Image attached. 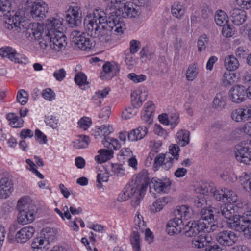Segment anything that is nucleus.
Masks as SVG:
<instances>
[{"mask_svg": "<svg viewBox=\"0 0 251 251\" xmlns=\"http://www.w3.org/2000/svg\"><path fill=\"white\" fill-rule=\"evenodd\" d=\"M243 108L234 110L231 113L232 119L237 122L247 121Z\"/></svg>", "mask_w": 251, "mask_h": 251, "instance_id": "40", "label": "nucleus"}, {"mask_svg": "<svg viewBox=\"0 0 251 251\" xmlns=\"http://www.w3.org/2000/svg\"><path fill=\"white\" fill-rule=\"evenodd\" d=\"M110 91V89L108 87L105 88L101 91H98L92 97V99L97 100L100 98H104L109 94Z\"/></svg>", "mask_w": 251, "mask_h": 251, "instance_id": "54", "label": "nucleus"}, {"mask_svg": "<svg viewBox=\"0 0 251 251\" xmlns=\"http://www.w3.org/2000/svg\"><path fill=\"white\" fill-rule=\"evenodd\" d=\"M148 127L147 126H139L132 130L128 134V140L135 141L143 139L147 134Z\"/></svg>", "mask_w": 251, "mask_h": 251, "instance_id": "26", "label": "nucleus"}, {"mask_svg": "<svg viewBox=\"0 0 251 251\" xmlns=\"http://www.w3.org/2000/svg\"><path fill=\"white\" fill-rule=\"evenodd\" d=\"M105 2H107V7L105 9V12H103L100 11L103 15L107 16H112L113 18V15L118 9V8L120 5L123 1L122 0H104Z\"/></svg>", "mask_w": 251, "mask_h": 251, "instance_id": "29", "label": "nucleus"}, {"mask_svg": "<svg viewBox=\"0 0 251 251\" xmlns=\"http://www.w3.org/2000/svg\"><path fill=\"white\" fill-rule=\"evenodd\" d=\"M67 45L66 37L63 32H57L50 36V47L54 50L59 51L64 50Z\"/></svg>", "mask_w": 251, "mask_h": 251, "instance_id": "15", "label": "nucleus"}, {"mask_svg": "<svg viewBox=\"0 0 251 251\" xmlns=\"http://www.w3.org/2000/svg\"><path fill=\"white\" fill-rule=\"evenodd\" d=\"M54 235L53 229L48 227L43 228L41 233V236L48 240L49 243L53 240Z\"/></svg>", "mask_w": 251, "mask_h": 251, "instance_id": "46", "label": "nucleus"}, {"mask_svg": "<svg viewBox=\"0 0 251 251\" xmlns=\"http://www.w3.org/2000/svg\"><path fill=\"white\" fill-rule=\"evenodd\" d=\"M235 150V157L237 160L245 164H251V148L237 145Z\"/></svg>", "mask_w": 251, "mask_h": 251, "instance_id": "16", "label": "nucleus"}, {"mask_svg": "<svg viewBox=\"0 0 251 251\" xmlns=\"http://www.w3.org/2000/svg\"><path fill=\"white\" fill-rule=\"evenodd\" d=\"M180 151L179 147L177 144L171 145L169 147V152L172 156L167 157L164 154H159L155 158L153 167L162 166L164 169L168 170L172 166L174 161L178 159Z\"/></svg>", "mask_w": 251, "mask_h": 251, "instance_id": "7", "label": "nucleus"}, {"mask_svg": "<svg viewBox=\"0 0 251 251\" xmlns=\"http://www.w3.org/2000/svg\"><path fill=\"white\" fill-rule=\"evenodd\" d=\"M194 204L196 208L201 209V212L202 210L205 209V208L207 206V201L204 196L201 195L194 199Z\"/></svg>", "mask_w": 251, "mask_h": 251, "instance_id": "44", "label": "nucleus"}, {"mask_svg": "<svg viewBox=\"0 0 251 251\" xmlns=\"http://www.w3.org/2000/svg\"><path fill=\"white\" fill-rule=\"evenodd\" d=\"M88 34L78 30H73L70 34L72 41L82 50L88 51L94 46L93 40Z\"/></svg>", "mask_w": 251, "mask_h": 251, "instance_id": "9", "label": "nucleus"}, {"mask_svg": "<svg viewBox=\"0 0 251 251\" xmlns=\"http://www.w3.org/2000/svg\"><path fill=\"white\" fill-rule=\"evenodd\" d=\"M145 193L144 190H141L140 187L131 181L126 186L122 193L119 195L118 200L123 201L130 198H133L131 205L136 207L139 205L141 200L144 196Z\"/></svg>", "mask_w": 251, "mask_h": 251, "instance_id": "6", "label": "nucleus"}, {"mask_svg": "<svg viewBox=\"0 0 251 251\" xmlns=\"http://www.w3.org/2000/svg\"><path fill=\"white\" fill-rule=\"evenodd\" d=\"M240 205L239 203H225L220 207L222 215L226 219L227 226L233 230L240 229L242 227L240 223H243L247 221L246 213L241 216L236 214L238 212Z\"/></svg>", "mask_w": 251, "mask_h": 251, "instance_id": "5", "label": "nucleus"}, {"mask_svg": "<svg viewBox=\"0 0 251 251\" xmlns=\"http://www.w3.org/2000/svg\"><path fill=\"white\" fill-rule=\"evenodd\" d=\"M224 65L225 68L229 71L236 70L239 66L237 59L233 55H228L225 58Z\"/></svg>", "mask_w": 251, "mask_h": 251, "instance_id": "34", "label": "nucleus"}, {"mask_svg": "<svg viewBox=\"0 0 251 251\" xmlns=\"http://www.w3.org/2000/svg\"><path fill=\"white\" fill-rule=\"evenodd\" d=\"M208 43V38L206 35H201L198 41V50L200 51L204 50Z\"/></svg>", "mask_w": 251, "mask_h": 251, "instance_id": "55", "label": "nucleus"}, {"mask_svg": "<svg viewBox=\"0 0 251 251\" xmlns=\"http://www.w3.org/2000/svg\"><path fill=\"white\" fill-rule=\"evenodd\" d=\"M62 20L58 18H50L48 19L46 24L45 29L48 34L51 35L53 33L57 32H62Z\"/></svg>", "mask_w": 251, "mask_h": 251, "instance_id": "22", "label": "nucleus"}, {"mask_svg": "<svg viewBox=\"0 0 251 251\" xmlns=\"http://www.w3.org/2000/svg\"><path fill=\"white\" fill-rule=\"evenodd\" d=\"M227 14L222 10H219L216 12L215 15V21L216 24L220 26H222L226 24L228 20Z\"/></svg>", "mask_w": 251, "mask_h": 251, "instance_id": "38", "label": "nucleus"}, {"mask_svg": "<svg viewBox=\"0 0 251 251\" xmlns=\"http://www.w3.org/2000/svg\"><path fill=\"white\" fill-rule=\"evenodd\" d=\"M175 217L171 219L167 225V231L169 234L173 235L183 232L188 237H196L199 233L203 232L205 224H203L202 217L198 221H190L185 225L184 220L191 216L190 209L186 205H181L174 211Z\"/></svg>", "mask_w": 251, "mask_h": 251, "instance_id": "1", "label": "nucleus"}, {"mask_svg": "<svg viewBox=\"0 0 251 251\" xmlns=\"http://www.w3.org/2000/svg\"><path fill=\"white\" fill-rule=\"evenodd\" d=\"M216 241L222 246H231L238 240L237 235L232 231L223 230L217 233Z\"/></svg>", "mask_w": 251, "mask_h": 251, "instance_id": "13", "label": "nucleus"}, {"mask_svg": "<svg viewBox=\"0 0 251 251\" xmlns=\"http://www.w3.org/2000/svg\"><path fill=\"white\" fill-rule=\"evenodd\" d=\"M149 174L147 170H143L139 172L132 181L135 183L141 190L146 191L147 187L151 181L149 177Z\"/></svg>", "mask_w": 251, "mask_h": 251, "instance_id": "24", "label": "nucleus"}, {"mask_svg": "<svg viewBox=\"0 0 251 251\" xmlns=\"http://www.w3.org/2000/svg\"><path fill=\"white\" fill-rule=\"evenodd\" d=\"M241 181V184L244 189L251 194V176L245 174Z\"/></svg>", "mask_w": 251, "mask_h": 251, "instance_id": "49", "label": "nucleus"}, {"mask_svg": "<svg viewBox=\"0 0 251 251\" xmlns=\"http://www.w3.org/2000/svg\"><path fill=\"white\" fill-rule=\"evenodd\" d=\"M131 103L132 105L134 108H138L142 105L143 101L146 100L147 97V94L144 92H140V91H136L133 92L131 95Z\"/></svg>", "mask_w": 251, "mask_h": 251, "instance_id": "28", "label": "nucleus"}, {"mask_svg": "<svg viewBox=\"0 0 251 251\" xmlns=\"http://www.w3.org/2000/svg\"><path fill=\"white\" fill-rule=\"evenodd\" d=\"M199 238L200 237H199ZM192 244L193 247L201 249L205 246H207V242L205 240H202L201 239H193L192 241Z\"/></svg>", "mask_w": 251, "mask_h": 251, "instance_id": "60", "label": "nucleus"}, {"mask_svg": "<svg viewBox=\"0 0 251 251\" xmlns=\"http://www.w3.org/2000/svg\"><path fill=\"white\" fill-rule=\"evenodd\" d=\"M167 69V64L164 57L159 58L158 61V71L163 73Z\"/></svg>", "mask_w": 251, "mask_h": 251, "instance_id": "63", "label": "nucleus"}, {"mask_svg": "<svg viewBox=\"0 0 251 251\" xmlns=\"http://www.w3.org/2000/svg\"><path fill=\"white\" fill-rule=\"evenodd\" d=\"M189 134L188 131L181 130L176 134V142L181 146H184L189 143Z\"/></svg>", "mask_w": 251, "mask_h": 251, "instance_id": "35", "label": "nucleus"}, {"mask_svg": "<svg viewBox=\"0 0 251 251\" xmlns=\"http://www.w3.org/2000/svg\"><path fill=\"white\" fill-rule=\"evenodd\" d=\"M216 212V209H203L201 211L200 215L202 217L203 224L206 225L203 228V232H213L218 228L217 224L215 223V213Z\"/></svg>", "mask_w": 251, "mask_h": 251, "instance_id": "10", "label": "nucleus"}, {"mask_svg": "<svg viewBox=\"0 0 251 251\" xmlns=\"http://www.w3.org/2000/svg\"><path fill=\"white\" fill-rule=\"evenodd\" d=\"M140 8L134 7L132 2H125L123 0L118 9L113 15L114 20L115 21L116 26L114 32L118 33H122L125 29V24L123 18H135L140 14Z\"/></svg>", "mask_w": 251, "mask_h": 251, "instance_id": "4", "label": "nucleus"}, {"mask_svg": "<svg viewBox=\"0 0 251 251\" xmlns=\"http://www.w3.org/2000/svg\"><path fill=\"white\" fill-rule=\"evenodd\" d=\"M43 97L46 100L51 101L55 98V93L50 88L45 89L42 93Z\"/></svg>", "mask_w": 251, "mask_h": 251, "instance_id": "59", "label": "nucleus"}, {"mask_svg": "<svg viewBox=\"0 0 251 251\" xmlns=\"http://www.w3.org/2000/svg\"><path fill=\"white\" fill-rule=\"evenodd\" d=\"M197 68L195 64L189 66L186 74V76L188 80L192 81L197 75Z\"/></svg>", "mask_w": 251, "mask_h": 251, "instance_id": "48", "label": "nucleus"}, {"mask_svg": "<svg viewBox=\"0 0 251 251\" xmlns=\"http://www.w3.org/2000/svg\"><path fill=\"white\" fill-rule=\"evenodd\" d=\"M48 10V7L45 2H35L31 7L30 14L33 18H43Z\"/></svg>", "mask_w": 251, "mask_h": 251, "instance_id": "21", "label": "nucleus"}, {"mask_svg": "<svg viewBox=\"0 0 251 251\" xmlns=\"http://www.w3.org/2000/svg\"><path fill=\"white\" fill-rule=\"evenodd\" d=\"M130 242L135 251H140V235L137 231H133L131 235Z\"/></svg>", "mask_w": 251, "mask_h": 251, "instance_id": "45", "label": "nucleus"}, {"mask_svg": "<svg viewBox=\"0 0 251 251\" xmlns=\"http://www.w3.org/2000/svg\"><path fill=\"white\" fill-rule=\"evenodd\" d=\"M223 26L222 32L224 36L231 37L234 34V31L229 25L226 24Z\"/></svg>", "mask_w": 251, "mask_h": 251, "instance_id": "56", "label": "nucleus"}, {"mask_svg": "<svg viewBox=\"0 0 251 251\" xmlns=\"http://www.w3.org/2000/svg\"><path fill=\"white\" fill-rule=\"evenodd\" d=\"M66 20L68 24L73 26H78L81 23V19L74 18V17L70 15H66Z\"/></svg>", "mask_w": 251, "mask_h": 251, "instance_id": "64", "label": "nucleus"}, {"mask_svg": "<svg viewBox=\"0 0 251 251\" xmlns=\"http://www.w3.org/2000/svg\"><path fill=\"white\" fill-rule=\"evenodd\" d=\"M11 4L8 0H0V17H5L6 27L9 29L14 28L15 31L21 32L26 29L27 37L29 39H37L41 35L42 27L37 23H30L22 17L17 12L12 17L10 16Z\"/></svg>", "mask_w": 251, "mask_h": 251, "instance_id": "3", "label": "nucleus"}, {"mask_svg": "<svg viewBox=\"0 0 251 251\" xmlns=\"http://www.w3.org/2000/svg\"><path fill=\"white\" fill-rule=\"evenodd\" d=\"M226 100L227 97L224 93H217L213 100V106L219 110L223 109L226 104Z\"/></svg>", "mask_w": 251, "mask_h": 251, "instance_id": "33", "label": "nucleus"}, {"mask_svg": "<svg viewBox=\"0 0 251 251\" xmlns=\"http://www.w3.org/2000/svg\"><path fill=\"white\" fill-rule=\"evenodd\" d=\"M66 76V71L63 68L56 70L53 73V76L58 81H61Z\"/></svg>", "mask_w": 251, "mask_h": 251, "instance_id": "62", "label": "nucleus"}, {"mask_svg": "<svg viewBox=\"0 0 251 251\" xmlns=\"http://www.w3.org/2000/svg\"><path fill=\"white\" fill-rule=\"evenodd\" d=\"M34 232V228L31 226L22 228L17 233L16 240L19 243H25L33 236Z\"/></svg>", "mask_w": 251, "mask_h": 251, "instance_id": "23", "label": "nucleus"}, {"mask_svg": "<svg viewBox=\"0 0 251 251\" xmlns=\"http://www.w3.org/2000/svg\"><path fill=\"white\" fill-rule=\"evenodd\" d=\"M171 12L174 16L180 19L184 14V9L179 3H175L172 6Z\"/></svg>", "mask_w": 251, "mask_h": 251, "instance_id": "43", "label": "nucleus"}, {"mask_svg": "<svg viewBox=\"0 0 251 251\" xmlns=\"http://www.w3.org/2000/svg\"><path fill=\"white\" fill-rule=\"evenodd\" d=\"M90 140L86 135H80L78 138L73 142V147L76 149L85 148L88 147Z\"/></svg>", "mask_w": 251, "mask_h": 251, "instance_id": "36", "label": "nucleus"}, {"mask_svg": "<svg viewBox=\"0 0 251 251\" xmlns=\"http://www.w3.org/2000/svg\"><path fill=\"white\" fill-rule=\"evenodd\" d=\"M229 19L235 25H242L247 19L246 12L239 8H233L229 12Z\"/></svg>", "mask_w": 251, "mask_h": 251, "instance_id": "19", "label": "nucleus"}, {"mask_svg": "<svg viewBox=\"0 0 251 251\" xmlns=\"http://www.w3.org/2000/svg\"><path fill=\"white\" fill-rule=\"evenodd\" d=\"M0 55L2 57H7L11 61L16 63L22 64L25 60V57L18 53L15 50L9 47L0 49Z\"/></svg>", "mask_w": 251, "mask_h": 251, "instance_id": "17", "label": "nucleus"}, {"mask_svg": "<svg viewBox=\"0 0 251 251\" xmlns=\"http://www.w3.org/2000/svg\"><path fill=\"white\" fill-rule=\"evenodd\" d=\"M127 77L135 83H140L145 81L146 76L144 75H136L135 73H130L127 75Z\"/></svg>", "mask_w": 251, "mask_h": 251, "instance_id": "52", "label": "nucleus"}, {"mask_svg": "<svg viewBox=\"0 0 251 251\" xmlns=\"http://www.w3.org/2000/svg\"><path fill=\"white\" fill-rule=\"evenodd\" d=\"M35 138L40 144H46L47 142L46 136L38 129L35 130Z\"/></svg>", "mask_w": 251, "mask_h": 251, "instance_id": "58", "label": "nucleus"}, {"mask_svg": "<svg viewBox=\"0 0 251 251\" xmlns=\"http://www.w3.org/2000/svg\"><path fill=\"white\" fill-rule=\"evenodd\" d=\"M206 192L208 195H212L217 201H225V188L217 189L212 183L206 186Z\"/></svg>", "mask_w": 251, "mask_h": 251, "instance_id": "25", "label": "nucleus"}, {"mask_svg": "<svg viewBox=\"0 0 251 251\" xmlns=\"http://www.w3.org/2000/svg\"><path fill=\"white\" fill-rule=\"evenodd\" d=\"M171 182L169 179H161L157 177L152 178L150 183V192L153 194L167 193L170 188Z\"/></svg>", "mask_w": 251, "mask_h": 251, "instance_id": "12", "label": "nucleus"}, {"mask_svg": "<svg viewBox=\"0 0 251 251\" xmlns=\"http://www.w3.org/2000/svg\"><path fill=\"white\" fill-rule=\"evenodd\" d=\"M36 23L38 24L42 27V30L40 31L41 35L39 36V37L37 39H33L32 40H31L29 39V37H27V34H26V36L27 38L31 41L37 40L42 39V40L40 41L39 42V45L41 48L45 49L47 48V47L49 46V45L50 46V39L51 35L47 33L46 31H45L44 33L43 28L42 26L41 25H40L38 23ZM26 29H24V31L23 30L21 32H25V34H26Z\"/></svg>", "mask_w": 251, "mask_h": 251, "instance_id": "30", "label": "nucleus"}, {"mask_svg": "<svg viewBox=\"0 0 251 251\" xmlns=\"http://www.w3.org/2000/svg\"><path fill=\"white\" fill-rule=\"evenodd\" d=\"M168 202V198L163 197L157 200L151 207V211L153 213L159 212Z\"/></svg>", "mask_w": 251, "mask_h": 251, "instance_id": "37", "label": "nucleus"}, {"mask_svg": "<svg viewBox=\"0 0 251 251\" xmlns=\"http://www.w3.org/2000/svg\"><path fill=\"white\" fill-rule=\"evenodd\" d=\"M247 221H245L243 223H240L242 227L240 229L235 230L238 232H244L245 234L249 236L250 239H251V211H248L246 212V216Z\"/></svg>", "mask_w": 251, "mask_h": 251, "instance_id": "31", "label": "nucleus"}, {"mask_svg": "<svg viewBox=\"0 0 251 251\" xmlns=\"http://www.w3.org/2000/svg\"><path fill=\"white\" fill-rule=\"evenodd\" d=\"M28 94L25 90H20L17 94V101L21 105H25L28 100Z\"/></svg>", "mask_w": 251, "mask_h": 251, "instance_id": "50", "label": "nucleus"}, {"mask_svg": "<svg viewBox=\"0 0 251 251\" xmlns=\"http://www.w3.org/2000/svg\"><path fill=\"white\" fill-rule=\"evenodd\" d=\"M236 79V75L234 73L227 71L223 75V84L226 86H230L235 82Z\"/></svg>", "mask_w": 251, "mask_h": 251, "instance_id": "42", "label": "nucleus"}, {"mask_svg": "<svg viewBox=\"0 0 251 251\" xmlns=\"http://www.w3.org/2000/svg\"><path fill=\"white\" fill-rule=\"evenodd\" d=\"M17 209L19 211L17 220L22 225L31 223L34 219V212L33 206L27 203L23 198H21L17 202Z\"/></svg>", "mask_w": 251, "mask_h": 251, "instance_id": "8", "label": "nucleus"}, {"mask_svg": "<svg viewBox=\"0 0 251 251\" xmlns=\"http://www.w3.org/2000/svg\"><path fill=\"white\" fill-rule=\"evenodd\" d=\"M246 93V88L244 86L236 85L230 90L229 96L232 102L240 103L245 100Z\"/></svg>", "mask_w": 251, "mask_h": 251, "instance_id": "18", "label": "nucleus"}, {"mask_svg": "<svg viewBox=\"0 0 251 251\" xmlns=\"http://www.w3.org/2000/svg\"><path fill=\"white\" fill-rule=\"evenodd\" d=\"M136 114V111L134 108L128 107L123 111L122 116L125 119H128L132 118Z\"/></svg>", "mask_w": 251, "mask_h": 251, "instance_id": "57", "label": "nucleus"}, {"mask_svg": "<svg viewBox=\"0 0 251 251\" xmlns=\"http://www.w3.org/2000/svg\"><path fill=\"white\" fill-rule=\"evenodd\" d=\"M225 201H227V203H239V205L241 204L238 201L237 195L231 190L225 188Z\"/></svg>", "mask_w": 251, "mask_h": 251, "instance_id": "39", "label": "nucleus"}, {"mask_svg": "<svg viewBox=\"0 0 251 251\" xmlns=\"http://www.w3.org/2000/svg\"><path fill=\"white\" fill-rule=\"evenodd\" d=\"M91 119L87 117L81 118L78 122V125L79 127L84 130L87 129L91 125Z\"/></svg>", "mask_w": 251, "mask_h": 251, "instance_id": "51", "label": "nucleus"}, {"mask_svg": "<svg viewBox=\"0 0 251 251\" xmlns=\"http://www.w3.org/2000/svg\"><path fill=\"white\" fill-rule=\"evenodd\" d=\"M112 16L103 15L98 10L90 14L84 20V26L88 35L98 38L102 43L111 40L110 31L115 29V21Z\"/></svg>", "mask_w": 251, "mask_h": 251, "instance_id": "2", "label": "nucleus"}, {"mask_svg": "<svg viewBox=\"0 0 251 251\" xmlns=\"http://www.w3.org/2000/svg\"><path fill=\"white\" fill-rule=\"evenodd\" d=\"M49 243L48 240L41 236L35 238L31 245L34 250L37 249L36 251H45L49 248L48 246Z\"/></svg>", "mask_w": 251, "mask_h": 251, "instance_id": "32", "label": "nucleus"}, {"mask_svg": "<svg viewBox=\"0 0 251 251\" xmlns=\"http://www.w3.org/2000/svg\"><path fill=\"white\" fill-rule=\"evenodd\" d=\"M120 71V66L115 62H106L102 66L100 77L102 80H109L117 75Z\"/></svg>", "mask_w": 251, "mask_h": 251, "instance_id": "14", "label": "nucleus"}, {"mask_svg": "<svg viewBox=\"0 0 251 251\" xmlns=\"http://www.w3.org/2000/svg\"><path fill=\"white\" fill-rule=\"evenodd\" d=\"M98 129L104 136L102 142L105 148H113L114 150H118L120 148L121 145L119 141L116 139L108 136L113 131V129L112 126H106L104 125H102L99 126Z\"/></svg>", "mask_w": 251, "mask_h": 251, "instance_id": "11", "label": "nucleus"}, {"mask_svg": "<svg viewBox=\"0 0 251 251\" xmlns=\"http://www.w3.org/2000/svg\"><path fill=\"white\" fill-rule=\"evenodd\" d=\"M111 171L117 176H121L125 173V170L123 168V165L119 164H112Z\"/></svg>", "mask_w": 251, "mask_h": 251, "instance_id": "53", "label": "nucleus"}, {"mask_svg": "<svg viewBox=\"0 0 251 251\" xmlns=\"http://www.w3.org/2000/svg\"><path fill=\"white\" fill-rule=\"evenodd\" d=\"M75 83L80 87L83 85L88 84V82L87 81V77L86 75L81 72L77 74L75 77Z\"/></svg>", "mask_w": 251, "mask_h": 251, "instance_id": "47", "label": "nucleus"}, {"mask_svg": "<svg viewBox=\"0 0 251 251\" xmlns=\"http://www.w3.org/2000/svg\"><path fill=\"white\" fill-rule=\"evenodd\" d=\"M13 191L12 180L8 177H3L0 180V198L7 199Z\"/></svg>", "mask_w": 251, "mask_h": 251, "instance_id": "20", "label": "nucleus"}, {"mask_svg": "<svg viewBox=\"0 0 251 251\" xmlns=\"http://www.w3.org/2000/svg\"><path fill=\"white\" fill-rule=\"evenodd\" d=\"M108 149H100L98 151L99 155L95 156V160L98 163H104L113 157V148H109Z\"/></svg>", "mask_w": 251, "mask_h": 251, "instance_id": "27", "label": "nucleus"}, {"mask_svg": "<svg viewBox=\"0 0 251 251\" xmlns=\"http://www.w3.org/2000/svg\"><path fill=\"white\" fill-rule=\"evenodd\" d=\"M6 119L9 121L13 127L19 128L22 126L23 120L15 115L14 113H8L6 115Z\"/></svg>", "mask_w": 251, "mask_h": 251, "instance_id": "41", "label": "nucleus"}, {"mask_svg": "<svg viewBox=\"0 0 251 251\" xmlns=\"http://www.w3.org/2000/svg\"><path fill=\"white\" fill-rule=\"evenodd\" d=\"M79 9L77 6L70 7L68 10V13L66 15H70L74 17V19H80L79 16Z\"/></svg>", "mask_w": 251, "mask_h": 251, "instance_id": "61", "label": "nucleus"}]
</instances>
